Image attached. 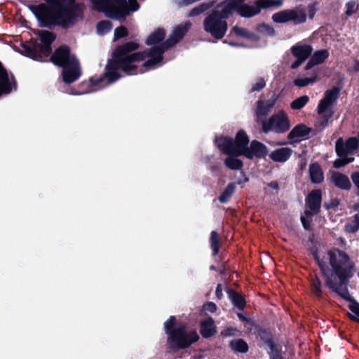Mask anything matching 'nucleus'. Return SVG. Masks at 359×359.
<instances>
[{
  "instance_id": "nucleus-1",
  "label": "nucleus",
  "mask_w": 359,
  "mask_h": 359,
  "mask_svg": "<svg viewBox=\"0 0 359 359\" xmlns=\"http://www.w3.org/2000/svg\"><path fill=\"white\" fill-rule=\"evenodd\" d=\"M165 46L163 42L143 51L133 53L140 47L137 42L128 41L118 46L113 53V59L106 66V72L89 79L90 90L104 88L116 81L121 76L117 72L118 69L128 75H135L155 68L163 60L165 51L169 49Z\"/></svg>"
},
{
  "instance_id": "nucleus-2",
  "label": "nucleus",
  "mask_w": 359,
  "mask_h": 359,
  "mask_svg": "<svg viewBox=\"0 0 359 359\" xmlns=\"http://www.w3.org/2000/svg\"><path fill=\"white\" fill-rule=\"evenodd\" d=\"M326 285L344 299L350 301L349 316L359 322V304L351 299L346 288V283L353 276L354 262L345 252L337 248L312 250Z\"/></svg>"
},
{
  "instance_id": "nucleus-3",
  "label": "nucleus",
  "mask_w": 359,
  "mask_h": 359,
  "mask_svg": "<svg viewBox=\"0 0 359 359\" xmlns=\"http://www.w3.org/2000/svg\"><path fill=\"white\" fill-rule=\"evenodd\" d=\"M46 4L29 5V8L41 27L57 25L62 29L73 27L83 16L84 5L76 0H43Z\"/></svg>"
},
{
  "instance_id": "nucleus-4",
  "label": "nucleus",
  "mask_w": 359,
  "mask_h": 359,
  "mask_svg": "<svg viewBox=\"0 0 359 359\" xmlns=\"http://www.w3.org/2000/svg\"><path fill=\"white\" fill-rule=\"evenodd\" d=\"M226 6H231V15L236 11L241 17L250 18L260 13L262 9L280 7L283 0H226Z\"/></svg>"
},
{
  "instance_id": "nucleus-5",
  "label": "nucleus",
  "mask_w": 359,
  "mask_h": 359,
  "mask_svg": "<svg viewBox=\"0 0 359 359\" xmlns=\"http://www.w3.org/2000/svg\"><path fill=\"white\" fill-rule=\"evenodd\" d=\"M231 9H232V7L226 6L224 2L221 10H213L203 20L204 30L214 39H222L225 36L228 29L226 20L231 15Z\"/></svg>"
},
{
  "instance_id": "nucleus-6",
  "label": "nucleus",
  "mask_w": 359,
  "mask_h": 359,
  "mask_svg": "<svg viewBox=\"0 0 359 359\" xmlns=\"http://www.w3.org/2000/svg\"><path fill=\"white\" fill-rule=\"evenodd\" d=\"M250 139L244 130H239L233 142L231 139L226 137H220L216 139L217 147L224 154L235 153L236 155H243L245 157H250L249 151Z\"/></svg>"
},
{
  "instance_id": "nucleus-7",
  "label": "nucleus",
  "mask_w": 359,
  "mask_h": 359,
  "mask_svg": "<svg viewBox=\"0 0 359 359\" xmlns=\"http://www.w3.org/2000/svg\"><path fill=\"white\" fill-rule=\"evenodd\" d=\"M174 325V317H170L165 323V329L169 334L168 342L172 346L185 348L198 340V335L196 331H191L187 334L183 327L179 326L172 329Z\"/></svg>"
},
{
  "instance_id": "nucleus-8",
  "label": "nucleus",
  "mask_w": 359,
  "mask_h": 359,
  "mask_svg": "<svg viewBox=\"0 0 359 359\" xmlns=\"http://www.w3.org/2000/svg\"><path fill=\"white\" fill-rule=\"evenodd\" d=\"M93 9L104 13L105 16L114 20L125 18L128 9L124 6L126 0H90Z\"/></svg>"
},
{
  "instance_id": "nucleus-9",
  "label": "nucleus",
  "mask_w": 359,
  "mask_h": 359,
  "mask_svg": "<svg viewBox=\"0 0 359 359\" xmlns=\"http://www.w3.org/2000/svg\"><path fill=\"white\" fill-rule=\"evenodd\" d=\"M358 147L359 140L355 137L349 138L346 141V144H344L342 139L339 138L336 143V151L338 156L340 157V158L337 159L334 162V168H339L351 162H353L354 161V158H346V156L349 154H352L355 150H356L358 148Z\"/></svg>"
},
{
  "instance_id": "nucleus-10",
  "label": "nucleus",
  "mask_w": 359,
  "mask_h": 359,
  "mask_svg": "<svg viewBox=\"0 0 359 359\" xmlns=\"http://www.w3.org/2000/svg\"><path fill=\"white\" fill-rule=\"evenodd\" d=\"M322 199L321 191L319 189L312 191L306 200V210L304 214L301 217V222L304 229H309L311 221V217L316 214L320 207Z\"/></svg>"
},
{
  "instance_id": "nucleus-11",
  "label": "nucleus",
  "mask_w": 359,
  "mask_h": 359,
  "mask_svg": "<svg viewBox=\"0 0 359 359\" xmlns=\"http://www.w3.org/2000/svg\"><path fill=\"white\" fill-rule=\"evenodd\" d=\"M290 127V123L288 116L283 111H278L277 114L272 115L268 120L262 122V130L264 133L271 130L279 133H284L288 130Z\"/></svg>"
},
{
  "instance_id": "nucleus-12",
  "label": "nucleus",
  "mask_w": 359,
  "mask_h": 359,
  "mask_svg": "<svg viewBox=\"0 0 359 359\" xmlns=\"http://www.w3.org/2000/svg\"><path fill=\"white\" fill-rule=\"evenodd\" d=\"M271 19L276 23L292 22L294 25H299L306 22V14L302 10L285 9L273 14Z\"/></svg>"
},
{
  "instance_id": "nucleus-13",
  "label": "nucleus",
  "mask_w": 359,
  "mask_h": 359,
  "mask_svg": "<svg viewBox=\"0 0 359 359\" xmlns=\"http://www.w3.org/2000/svg\"><path fill=\"white\" fill-rule=\"evenodd\" d=\"M79 60L75 55L71 54L70 48L67 45H62L57 48L50 57V61L57 67H65L72 62Z\"/></svg>"
},
{
  "instance_id": "nucleus-14",
  "label": "nucleus",
  "mask_w": 359,
  "mask_h": 359,
  "mask_svg": "<svg viewBox=\"0 0 359 359\" xmlns=\"http://www.w3.org/2000/svg\"><path fill=\"white\" fill-rule=\"evenodd\" d=\"M290 51L296 58V60L291 64L290 68L296 69L311 55L313 47L309 44L298 43L290 48Z\"/></svg>"
},
{
  "instance_id": "nucleus-15",
  "label": "nucleus",
  "mask_w": 359,
  "mask_h": 359,
  "mask_svg": "<svg viewBox=\"0 0 359 359\" xmlns=\"http://www.w3.org/2000/svg\"><path fill=\"white\" fill-rule=\"evenodd\" d=\"M191 25L189 22H186L184 24L177 25L174 29L169 38L164 41L166 46L165 48H170L180 42L189 32Z\"/></svg>"
},
{
  "instance_id": "nucleus-16",
  "label": "nucleus",
  "mask_w": 359,
  "mask_h": 359,
  "mask_svg": "<svg viewBox=\"0 0 359 359\" xmlns=\"http://www.w3.org/2000/svg\"><path fill=\"white\" fill-rule=\"evenodd\" d=\"M337 98V91H328L318 106V113L325 118L331 117L332 113L330 107Z\"/></svg>"
},
{
  "instance_id": "nucleus-17",
  "label": "nucleus",
  "mask_w": 359,
  "mask_h": 359,
  "mask_svg": "<svg viewBox=\"0 0 359 359\" xmlns=\"http://www.w3.org/2000/svg\"><path fill=\"white\" fill-rule=\"evenodd\" d=\"M62 68V80L66 83L70 84L76 81L81 75V70L79 60L76 62L73 61L72 64Z\"/></svg>"
},
{
  "instance_id": "nucleus-18",
  "label": "nucleus",
  "mask_w": 359,
  "mask_h": 359,
  "mask_svg": "<svg viewBox=\"0 0 359 359\" xmlns=\"http://www.w3.org/2000/svg\"><path fill=\"white\" fill-rule=\"evenodd\" d=\"M267 97L269 98L267 101L259 100L257 102V107L255 110V114L257 118L261 116L266 115L269 110L276 106L279 96L273 92H270L268 93Z\"/></svg>"
},
{
  "instance_id": "nucleus-19",
  "label": "nucleus",
  "mask_w": 359,
  "mask_h": 359,
  "mask_svg": "<svg viewBox=\"0 0 359 359\" xmlns=\"http://www.w3.org/2000/svg\"><path fill=\"white\" fill-rule=\"evenodd\" d=\"M22 53L25 56L36 61H42L43 55L41 53L39 44L36 42H25L21 44Z\"/></svg>"
},
{
  "instance_id": "nucleus-20",
  "label": "nucleus",
  "mask_w": 359,
  "mask_h": 359,
  "mask_svg": "<svg viewBox=\"0 0 359 359\" xmlns=\"http://www.w3.org/2000/svg\"><path fill=\"white\" fill-rule=\"evenodd\" d=\"M17 81L15 76L9 74L0 61V90H16Z\"/></svg>"
},
{
  "instance_id": "nucleus-21",
  "label": "nucleus",
  "mask_w": 359,
  "mask_h": 359,
  "mask_svg": "<svg viewBox=\"0 0 359 359\" xmlns=\"http://www.w3.org/2000/svg\"><path fill=\"white\" fill-rule=\"evenodd\" d=\"M41 44H39L41 53L43 57H48L52 51L51 44L56 39V34L49 31H41L40 34Z\"/></svg>"
},
{
  "instance_id": "nucleus-22",
  "label": "nucleus",
  "mask_w": 359,
  "mask_h": 359,
  "mask_svg": "<svg viewBox=\"0 0 359 359\" xmlns=\"http://www.w3.org/2000/svg\"><path fill=\"white\" fill-rule=\"evenodd\" d=\"M330 53L327 49H321L316 50L311 54V57L307 64L306 65L304 69L309 70L314 66L323 63L328 57Z\"/></svg>"
},
{
  "instance_id": "nucleus-23",
  "label": "nucleus",
  "mask_w": 359,
  "mask_h": 359,
  "mask_svg": "<svg viewBox=\"0 0 359 359\" xmlns=\"http://www.w3.org/2000/svg\"><path fill=\"white\" fill-rule=\"evenodd\" d=\"M310 128L304 125H298L289 133L288 138L291 142H298L308 137Z\"/></svg>"
},
{
  "instance_id": "nucleus-24",
  "label": "nucleus",
  "mask_w": 359,
  "mask_h": 359,
  "mask_svg": "<svg viewBox=\"0 0 359 359\" xmlns=\"http://www.w3.org/2000/svg\"><path fill=\"white\" fill-rule=\"evenodd\" d=\"M330 182L335 187L341 189L349 190L351 187V183L348 176L340 172H332Z\"/></svg>"
},
{
  "instance_id": "nucleus-25",
  "label": "nucleus",
  "mask_w": 359,
  "mask_h": 359,
  "mask_svg": "<svg viewBox=\"0 0 359 359\" xmlns=\"http://www.w3.org/2000/svg\"><path fill=\"white\" fill-rule=\"evenodd\" d=\"M292 149L287 147L277 149L269 154L270 158L275 162L283 163L292 155Z\"/></svg>"
},
{
  "instance_id": "nucleus-26",
  "label": "nucleus",
  "mask_w": 359,
  "mask_h": 359,
  "mask_svg": "<svg viewBox=\"0 0 359 359\" xmlns=\"http://www.w3.org/2000/svg\"><path fill=\"white\" fill-rule=\"evenodd\" d=\"M165 37V30L163 28H158L147 37L145 43L148 46H157L164 42Z\"/></svg>"
},
{
  "instance_id": "nucleus-27",
  "label": "nucleus",
  "mask_w": 359,
  "mask_h": 359,
  "mask_svg": "<svg viewBox=\"0 0 359 359\" xmlns=\"http://www.w3.org/2000/svg\"><path fill=\"white\" fill-rule=\"evenodd\" d=\"M216 327L214 325L212 318H208L201 323V333L204 337H209L215 334Z\"/></svg>"
},
{
  "instance_id": "nucleus-28",
  "label": "nucleus",
  "mask_w": 359,
  "mask_h": 359,
  "mask_svg": "<svg viewBox=\"0 0 359 359\" xmlns=\"http://www.w3.org/2000/svg\"><path fill=\"white\" fill-rule=\"evenodd\" d=\"M249 151L251 153L250 157L248 158H252L253 156L263 157L267 154L266 147L262 143L252 141L250 144Z\"/></svg>"
},
{
  "instance_id": "nucleus-29",
  "label": "nucleus",
  "mask_w": 359,
  "mask_h": 359,
  "mask_svg": "<svg viewBox=\"0 0 359 359\" xmlns=\"http://www.w3.org/2000/svg\"><path fill=\"white\" fill-rule=\"evenodd\" d=\"M227 157L224 159L225 165L231 170H241L243 166L242 161L238 158L235 153L226 154Z\"/></svg>"
},
{
  "instance_id": "nucleus-30",
  "label": "nucleus",
  "mask_w": 359,
  "mask_h": 359,
  "mask_svg": "<svg viewBox=\"0 0 359 359\" xmlns=\"http://www.w3.org/2000/svg\"><path fill=\"white\" fill-rule=\"evenodd\" d=\"M309 173L311 180L313 183H320L323 181V172L320 165L317 163H313L309 167Z\"/></svg>"
},
{
  "instance_id": "nucleus-31",
  "label": "nucleus",
  "mask_w": 359,
  "mask_h": 359,
  "mask_svg": "<svg viewBox=\"0 0 359 359\" xmlns=\"http://www.w3.org/2000/svg\"><path fill=\"white\" fill-rule=\"evenodd\" d=\"M317 72H312L309 77L297 78L294 80V84L299 88H304L310 83L315 82L317 79Z\"/></svg>"
},
{
  "instance_id": "nucleus-32",
  "label": "nucleus",
  "mask_w": 359,
  "mask_h": 359,
  "mask_svg": "<svg viewBox=\"0 0 359 359\" xmlns=\"http://www.w3.org/2000/svg\"><path fill=\"white\" fill-rule=\"evenodd\" d=\"M232 350L236 352L245 353L248 350V346L243 339H236L230 344Z\"/></svg>"
},
{
  "instance_id": "nucleus-33",
  "label": "nucleus",
  "mask_w": 359,
  "mask_h": 359,
  "mask_svg": "<svg viewBox=\"0 0 359 359\" xmlns=\"http://www.w3.org/2000/svg\"><path fill=\"white\" fill-rule=\"evenodd\" d=\"M112 22L109 20H101L97 24V30L100 34H106L112 29Z\"/></svg>"
},
{
  "instance_id": "nucleus-34",
  "label": "nucleus",
  "mask_w": 359,
  "mask_h": 359,
  "mask_svg": "<svg viewBox=\"0 0 359 359\" xmlns=\"http://www.w3.org/2000/svg\"><path fill=\"white\" fill-rule=\"evenodd\" d=\"M211 248L215 255L219 250L220 239L218 233L215 231H212L210 235Z\"/></svg>"
},
{
  "instance_id": "nucleus-35",
  "label": "nucleus",
  "mask_w": 359,
  "mask_h": 359,
  "mask_svg": "<svg viewBox=\"0 0 359 359\" xmlns=\"http://www.w3.org/2000/svg\"><path fill=\"white\" fill-rule=\"evenodd\" d=\"M309 101V97L303 95L294 100L290 104V107L293 109H302Z\"/></svg>"
},
{
  "instance_id": "nucleus-36",
  "label": "nucleus",
  "mask_w": 359,
  "mask_h": 359,
  "mask_svg": "<svg viewBox=\"0 0 359 359\" xmlns=\"http://www.w3.org/2000/svg\"><path fill=\"white\" fill-rule=\"evenodd\" d=\"M210 7V5L209 4H201L190 11L189 16L194 17L199 15L200 14L206 11Z\"/></svg>"
},
{
  "instance_id": "nucleus-37",
  "label": "nucleus",
  "mask_w": 359,
  "mask_h": 359,
  "mask_svg": "<svg viewBox=\"0 0 359 359\" xmlns=\"http://www.w3.org/2000/svg\"><path fill=\"white\" fill-rule=\"evenodd\" d=\"M234 190L235 186L232 184H229L219 198L220 202L225 203L231 196Z\"/></svg>"
},
{
  "instance_id": "nucleus-38",
  "label": "nucleus",
  "mask_w": 359,
  "mask_h": 359,
  "mask_svg": "<svg viewBox=\"0 0 359 359\" xmlns=\"http://www.w3.org/2000/svg\"><path fill=\"white\" fill-rule=\"evenodd\" d=\"M128 35V29L125 26L121 25L115 29L114 40V41L118 40L120 39L126 37Z\"/></svg>"
},
{
  "instance_id": "nucleus-39",
  "label": "nucleus",
  "mask_w": 359,
  "mask_h": 359,
  "mask_svg": "<svg viewBox=\"0 0 359 359\" xmlns=\"http://www.w3.org/2000/svg\"><path fill=\"white\" fill-rule=\"evenodd\" d=\"M257 29L259 32L266 34L269 36H273L275 34L274 29L265 23H262L257 25Z\"/></svg>"
},
{
  "instance_id": "nucleus-40",
  "label": "nucleus",
  "mask_w": 359,
  "mask_h": 359,
  "mask_svg": "<svg viewBox=\"0 0 359 359\" xmlns=\"http://www.w3.org/2000/svg\"><path fill=\"white\" fill-rule=\"evenodd\" d=\"M358 9V5L356 4L355 1H350L346 4L345 14L347 16H351L355 13Z\"/></svg>"
},
{
  "instance_id": "nucleus-41",
  "label": "nucleus",
  "mask_w": 359,
  "mask_h": 359,
  "mask_svg": "<svg viewBox=\"0 0 359 359\" xmlns=\"http://www.w3.org/2000/svg\"><path fill=\"white\" fill-rule=\"evenodd\" d=\"M229 296L235 306H236L238 308H243L245 305V302L243 298L241 295L234 292H231L229 294Z\"/></svg>"
},
{
  "instance_id": "nucleus-42",
  "label": "nucleus",
  "mask_w": 359,
  "mask_h": 359,
  "mask_svg": "<svg viewBox=\"0 0 359 359\" xmlns=\"http://www.w3.org/2000/svg\"><path fill=\"white\" fill-rule=\"evenodd\" d=\"M312 290L316 294L319 295L321 292V283L318 278L316 277L311 283Z\"/></svg>"
},
{
  "instance_id": "nucleus-43",
  "label": "nucleus",
  "mask_w": 359,
  "mask_h": 359,
  "mask_svg": "<svg viewBox=\"0 0 359 359\" xmlns=\"http://www.w3.org/2000/svg\"><path fill=\"white\" fill-rule=\"evenodd\" d=\"M231 32H233L237 36L249 38L248 32L244 28L234 26L231 29Z\"/></svg>"
},
{
  "instance_id": "nucleus-44",
  "label": "nucleus",
  "mask_w": 359,
  "mask_h": 359,
  "mask_svg": "<svg viewBox=\"0 0 359 359\" xmlns=\"http://www.w3.org/2000/svg\"><path fill=\"white\" fill-rule=\"evenodd\" d=\"M359 229V216L355 215L354 217V224H347L346 226V229L347 231L349 232H354L356 231Z\"/></svg>"
},
{
  "instance_id": "nucleus-45",
  "label": "nucleus",
  "mask_w": 359,
  "mask_h": 359,
  "mask_svg": "<svg viewBox=\"0 0 359 359\" xmlns=\"http://www.w3.org/2000/svg\"><path fill=\"white\" fill-rule=\"evenodd\" d=\"M265 86V80L263 78H259L250 90H262Z\"/></svg>"
},
{
  "instance_id": "nucleus-46",
  "label": "nucleus",
  "mask_w": 359,
  "mask_h": 359,
  "mask_svg": "<svg viewBox=\"0 0 359 359\" xmlns=\"http://www.w3.org/2000/svg\"><path fill=\"white\" fill-rule=\"evenodd\" d=\"M316 4H311L308 6V15L310 19H313L316 13Z\"/></svg>"
},
{
  "instance_id": "nucleus-47",
  "label": "nucleus",
  "mask_w": 359,
  "mask_h": 359,
  "mask_svg": "<svg viewBox=\"0 0 359 359\" xmlns=\"http://www.w3.org/2000/svg\"><path fill=\"white\" fill-rule=\"evenodd\" d=\"M351 180L358 191L359 195V172H354L351 175Z\"/></svg>"
},
{
  "instance_id": "nucleus-48",
  "label": "nucleus",
  "mask_w": 359,
  "mask_h": 359,
  "mask_svg": "<svg viewBox=\"0 0 359 359\" xmlns=\"http://www.w3.org/2000/svg\"><path fill=\"white\" fill-rule=\"evenodd\" d=\"M217 306L213 302H208L204 305V309L208 311L215 312Z\"/></svg>"
},
{
  "instance_id": "nucleus-49",
  "label": "nucleus",
  "mask_w": 359,
  "mask_h": 359,
  "mask_svg": "<svg viewBox=\"0 0 359 359\" xmlns=\"http://www.w3.org/2000/svg\"><path fill=\"white\" fill-rule=\"evenodd\" d=\"M339 203V201L337 199H334L331 201L330 203H325V206L327 209H330L332 208L337 207Z\"/></svg>"
},
{
  "instance_id": "nucleus-50",
  "label": "nucleus",
  "mask_w": 359,
  "mask_h": 359,
  "mask_svg": "<svg viewBox=\"0 0 359 359\" xmlns=\"http://www.w3.org/2000/svg\"><path fill=\"white\" fill-rule=\"evenodd\" d=\"M271 359H281V357L278 354V353L273 349L271 353Z\"/></svg>"
},
{
  "instance_id": "nucleus-51",
  "label": "nucleus",
  "mask_w": 359,
  "mask_h": 359,
  "mask_svg": "<svg viewBox=\"0 0 359 359\" xmlns=\"http://www.w3.org/2000/svg\"><path fill=\"white\" fill-rule=\"evenodd\" d=\"M129 1H133V0H129ZM140 8V5L137 2V0H134V7L132 8V11L134 12V11H136L139 9Z\"/></svg>"
},
{
  "instance_id": "nucleus-52",
  "label": "nucleus",
  "mask_w": 359,
  "mask_h": 359,
  "mask_svg": "<svg viewBox=\"0 0 359 359\" xmlns=\"http://www.w3.org/2000/svg\"><path fill=\"white\" fill-rule=\"evenodd\" d=\"M352 68L354 72H359V60H355Z\"/></svg>"
},
{
  "instance_id": "nucleus-53",
  "label": "nucleus",
  "mask_w": 359,
  "mask_h": 359,
  "mask_svg": "<svg viewBox=\"0 0 359 359\" xmlns=\"http://www.w3.org/2000/svg\"><path fill=\"white\" fill-rule=\"evenodd\" d=\"M216 295L217 297L220 299L221 298V296H222V289L220 288V286L218 285L217 289H216Z\"/></svg>"
},
{
  "instance_id": "nucleus-54",
  "label": "nucleus",
  "mask_w": 359,
  "mask_h": 359,
  "mask_svg": "<svg viewBox=\"0 0 359 359\" xmlns=\"http://www.w3.org/2000/svg\"><path fill=\"white\" fill-rule=\"evenodd\" d=\"M124 6L128 9L129 12L132 11V8L134 7V1H129V7L126 5V2L125 3Z\"/></svg>"
},
{
  "instance_id": "nucleus-55",
  "label": "nucleus",
  "mask_w": 359,
  "mask_h": 359,
  "mask_svg": "<svg viewBox=\"0 0 359 359\" xmlns=\"http://www.w3.org/2000/svg\"><path fill=\"white\" fill-rule=\"evenodd\" d=\"M269 186L270 187H271L272 189H276V190H277V189H278V186L277 182H271V183L269 184Z\"/></svg>"
},
{
  "instance_id": "nucleus-56",
  "label": "nucleus",
  "mask_w": 359,
  "mask_h": 359,
  "mask_svg": "<svg viewBox=\"0 0 359 359\" xmlns=\"http://www.w3.org/2000/svg\"><path fill=\"white\" fill-rule=\"evenodd\" d=\"M331 90H340V88L339 87L334 86Z\"/></svg>"
},
{
  "instance_id": "nucleus-57",
  "label": "nucleus",
  "mask_w": 359,
  "mask_h": 359,
  "mask_svg": "<svg viewBox=\"0 0 359 359\" xmlns=\"http://www.w3.org/2000/svg\"><path fill=\"white\" fill-rule=\"evenodd\" d=\"M8 91H0V96L2 95L3 93H7Z\"/></svg>"
},
{
  "instance_id": "nucleus-58",
  "label": "nucleus",
  "mask_w": 359,
  "mask_h": 359,
  "mask_svg": "<svg viewBox=\"0 0 359 359\" xmlns=\"http://www.w3.org/2000/svg\"><path fill=\"white\" fill-rule=\"evenodd\" d=\"M210 269H212V270H215V266H210Z\"/></svg>"
},
{
  "instance_id": "nucleus-59",
  "label": "nucleus",
  "mask_w": 359,
  "mask_h": 359,
  "mask_svg": "<svg viewBox=\"0 0 359 359\" xmlns=\"http://www.w3.org/2000/svg\"><path fill=\"white\" fill-rule=\"evenodd\" d=\"M230 44H231V46H235L236 45L235 43H230Z\"/></svg>"
}]
</instances>
